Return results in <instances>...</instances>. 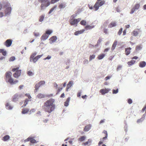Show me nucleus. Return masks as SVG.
Segmentation results:
<instances>
[{
    "instance_id": "obj_60",
    "label": "nucleus",
    "mask_w": 146,
    "mask_h": 146,
    "mask_svg": "<svg viewBox=\"0 0 146 146\" xmlns=\"http://www.w3.org/2000/svg\"><path fill=\"white\" fill-rule=\"evenodd\" d=\"M135 11V9L133 8L132 9L130 13L131 14H133V13Z\"/></svg>"
},
{
    "instance_id": "obj_9",
    "label": "nucleus",
    "mask_w": 146,
    "mask_h": 146,
    "mask_svg": "<svg viewBox=\"0 0 146 146\" xmlns=\"http://www.w3.org/2000/svg\"><path fill=\"white\" fill-rule=\"evenodd\" d=\"M110 90V89L108 88H105V89H102L100 90V92L102 94L104 95L105 94L108 93Z\"/></svg>"
},
{
    "instance_id": "obj_10",
    "label": "nucleus",
    "mask_w": 146,
    "mask_h": 146,
    "mask_svg": "<svg viewBox=\"0 0 146 146\" xmlns=\"http://www.w3.org/2000/svg\"><path fill=\"white\" fill-rule=\"evenodd\" d=\"M85 30L84 29H83L82 30L76 31L74 33V35L76 36L78 35H79L81 34L84 33L85 31Z\"/></svg>"
},
{
    "instance_id": "obj_52",
    "label": "nucleus",
    "mask_w": 146,
    "mask_h": 146,
    "mask_svg": "<svg viewBox=\"0 0 146 146\" xmlns=\"http://www.w3.org/2000/svg\"><path fill=\"white\" fill-rule=\"evenodd\" d=\"M51 58V56L50 55H48L46 57L44 58L43 60H45L47 59L49 60Z\"/></svg>"
},
{
    "instance_id": "obj_57",
    "label": "nucleus",
    "mask_w": 146,
    "mask_h": 146,
    "mask_svg": "<svg viewBox=\"0 0 146 146\" xmlns=\"http://www.w3.org/2000/svg\"><path fill=\"white\" fill-rule=\"evenodd\" d=\"M19 76L16 73H15L13 74V76L17 78H18L19 77Z\"/></svg>"
},
{
    "instance_id": "obj_26",
    "label": "nucleus",
    "mask_w": 146,
    "mask_h": 146,
    "mask_svg": "<svg viewBox=\"0 0 146 146\" xmlns=\"http://www.w3.org/2000/svg\"><path fill=\"white\" fill-rule=\"evenodd\" d=\"M135 62V60H131L130 61L128 62L127 64L129 66H130L134 64Z\"/></svg>"
},
{
    "instance_id": "obj_20",
    "label": "nucleus",
    "mask_w": 146,
    "mask_h": 146,
    "mask_svg": "<svg viewBox=\"0 0 146 146\" xmlns=\"http://www.w3.org/2000/svg\"><path fill=\"white\" fill-rule=\"evenodd\" d=\"M117 41L116 40H115L113 42V44L112 45V47H111V50L112 51H113L114 49H115L117 45Z\"/></svg>"
},
{
    "instance_id": "obj_63",
    "label": "nucleus",
    "mask_w": 146,
    "mask_h": 146,
    "mask_svg": "<svg viewBox=\"0 0 146 146\" xmlns=\"http://www.w3.org/2000/svg\"><path fill=\"white\" fill-rule=\"evenodd\" d=\"M111 78V76H107L105 78V80H107L110 79Z\"/></svg>"
},
{
    "instance_id": "obj_32",
    "label": "nucleus",
    "mask_w": 146,
    "mask_h": 146,
    "mask_svg": "<svg viewBox=\"0 0 146 146\" xmlns=\"http://www.w3.org/2000/svg\"><path fill=\"white\" fill-rule=\"evenodd\" d=\"M92 140L90 139H89L85 143H83V145L85 146H86L88 145L89 143H91L92 142Z\"/></svg>"
},
{
    "instance_id": "obj_56",
    "label": "nucleus",
    "mask_w": 146,
    "mask_h": 146,
    "mask_svg": "<svg viewBox=\"0 0 146 146\" xmlns=\"http://www.w3.org/2000/svg\"><path fill=\"white\" fill-rule=\"evenodd\" d=\"M19 69V67L14 68H13V69L12 70V71L13 72H15V71L16 72L17 71V70H18Z\"/></svg>"
},
{
    "instance_id": "obj_6",
    "label": "nucleus",
    "mask_w": 146,
    "mask_h": 146,
    "mask_svg": "<svg viewBox=\"0 0 146 146\" xmlns=\"http://www.w3.org/2000/svg\"><path fill=\"white\" fill-rule=\"evenodd\" d=\"M13 40L11 39L7 40L5 42V45L7 47L10 46L12 43Z\"/></svg>"
},
{
    "instance_id": "obj_30",
    "label": "nucleus",
    "mask_w": 146,
    "mask_h": 146,
    "mask_svg": "<svg viewBox=\"0 0 146 146\" xmlns=\"http://www.w3.org/2000/svg\"><path fill=\"white\" fill-rule=\"evenodd\" d=\"M86 138L85 136H81L80 138H79L78 140L79 141L82 142L85 140Z\"/></svg>"
},
{
    "instance_id": "obj_3",
    "label": "nucleus",
    "mask_w": 146,
    "mask_h": 146,
    "mask_svg": "<svg viewBox=\"0 0 146 146\" xmlns=\"http://www.w3.org/2000/svg\"><path fill=\"white\" fill-rule=\"evenodd\" d=\"M12 75V73L10 71L6 72L5 73V80L7 82H9L11 84H12L14 82V81L11 77Z\"/></svg>"
},
{
    "instance_id": "obj_43",
    "label": "nucleus",
    "mask_w": 146,
    "mask_h": 146,
    "mask_svg": "<svg viewBox=\"0 0 146 146\" xmlns=\"http://www.w3.org/2000/svg\"><path fill=\"white\" fill-rule=\"evenodd\" d=\"M142 49V47L140 45H138L137 46L136 48V50H141Z\"/></svg>"
},
{
    "instance_id": "obj_40",
    "label": "nucleus",
    "mask_w": 146,
    "mask_h": 146,
    "mask_svg": "<svg viewBox=\"0 0 146 146\" xmlns=\"http://www.w3.org/2000/svg\"><path fill=\"white\" fill-rule=\"evenodd\" d=\"M57 6H55L54 7H53L50 10V11L48 12V13L49 14L51 13L56 8Z\"/></svg>"
},
{
    "instance_id": "obj_23",
    "label": "nucleus",
    "mask_w": 146,
    "mask_h": 146,
    "mask_svg": "<svg viewBox=\"0 0 146 146\" xmlns=\"http://www.w3.org/2000/svg\"><path fill=\"white\" fill-rule=\"evenodd\" d=\"M116 25V23L115 22H111L108 25V27L110 28H112L115 26Z\"/></svg>"
},
{
    "instance_id": "obj_27",
    "label": "nucleus",
    "mask_w": 146,
    "mask_h": 146,
    "mask_svg": "<svg viewBox=\"0 0 146 146\" xmlns=\"http://www.w3.org/2000/svg\"><path fill=\"white\" fill-rule=\"evenodd\" d=\"M46 96L41 94H39L37 95V97L39 98H44L46 97Z\"/></svg>"
},
{
    "instance_id": "obj_22",
    "label": "nucleus",
    "mask_w": 146,
    "mask_h": 146,
    "mask_svg": "<svg viewBox=\"0 0 146 146\" xmlns=\"http://www.w3.org/2000/svg\"><path fill=\"white\" fill-rule=\"evenodd\" d=\"M70 97H68L66 102H64V105L66 107H67L69 105V102L70 100Z\"/></svg>"
},
{
    "instance_id": "obj_14",
    "label": "nucleus",
    "mask_w": 146,
    "mask_h": 146,
    "mask_svg": "<svg viewBox=\"0 0 146 146\" xmlns=\"http://www.w3.org/2000/svg\"><path fill=\"white\" fill-rule=\"evenodd\" d=\"M91 125L90 124L86 125L84 128V131H88L91 129Z\"/></svg>"
},
{
    "instance_id": "obj_61",
    "label": "nucleus",
    "mask_w": 146,
    "mask_h": 146,
    "mask_svg": "<svg viewBox=\"0 0 146 146\" xmlns=\"http://www.w3.org/2000/svg\"><path fill=\"white\" fill-rule=\"evenodd\" d=\"M59 0H52L51 1V3H55L56 2Z\"/></svg>"
},
{
    "instance_id": "obj_33",
    "label": "nucleus",
    "mask_w": 146,
    "mask_h": 146,
    "mask_svg": "<svg viewBox=\"0 0 146 146\" xmlns=\"http://www.w3.org/2000/svg\"><path fill=\"white\" fill-rule=\"evenodd\" d=\"M27 74L28 76H33L34 74L31 71L29 70L27 72Z\"/></svg>"
},
{
    "instance_id": "obj_4",
    "label": "nucleus",
    "mask_w": 146,
    "mask_h": 146,
    "mask_svg": "<svg viewBox=\"0 0 146 146\" xmlns=\"http://www.w3.org/2000/svg\"><path fill=\"white\" fill-rule=\"evenodd\" d=\"M105 3V1H97L94 6V7L95 8V11L98 10L100 7L102 6Z\"/></svg>"
},
{
    "instance_id": "obj_8",
    "label": "nucleus",
    "mask_w": 146,
    "mask_h": 146,
    "mask_svg": "<svg viewBox=\"0 0 146 146\" xmlns=\"http://www.w3.org/2000/svg\"><path fill=\"white\" fill-rule=\"evenodd\" d=\"M20 98L18 93L16 94L13 96V101L14 102H16L18 101Z\"/></svg>"
},
{
    "instance_id": "obj_29",
    "label": "nucleus",
    "mask_w": 146,
    "mask_h": 146,
    "mask_svg": "<svg viewBox=\"0 0 146 146\" xmlns=\"http://www.w3.org/2000/svg\"><path fill=\"white\" fill-rule=\"evenodd\" d=\"M145 116V114H144L143 115V117L142 118L140 119H138L137 122L138 123H140L142 122L144 119V117Z\"/></svg>"
},
{
    "instance_id": "obj_15",
    "label": "nucleus",
    "mask_w": 146,
    "mask_h": 146,
    "mask_svg": "<svg viewBox=\"0 0 146 146\" xmlns=\"http://www.w3.org/2000/svg\"><path fill=\"white\" fill-rule=\"evenodd\" d=\"M102 38H100L97 41V44L95 46L92 45V46H93V47H98V46L100 44L101 42H102Z\"/></svg>"
},
{
    "instance_id": "obj_39",
    "label": "nucleus",
    "mask_w": 146,
    "mask_h": 146,
    "mask_svg": "<svg viewBox=\"0 0 146 146\" xmlns=\"http://www.w3.org/2000/svg\"><path fill=\"white\" fill-rule=\"evenodd\" d=\"M40 86V84L38 83V84H36L35 85V88L36 91H37V90L39 89V88Z\"/></svg>"
},
{
    "instance_id": "obj_13",
    "label": "nucleus",
    "mask_w": 146,
    "mask_h": 146,
    "mask_svg": "<svg viewBox=\"0 0 146 146\" xmlns=\"http://www.w3.org/2000/svg\"><path fill=\"white\" fill-rule=\"evenodd\" d=\"M146 65V62L144 61L140 62L139 64V66L141 68L145 67Z\"/></svg>"
},
{
    "instance_id": "obj_47",
    "label": "nucleus",
    "mask_w": 146,
    "mask_h": 146,
    "mask_svg": "<svg viewBox=\"0 0 146 146\" xmlns=\"http://www.w3.org/2000/svg\"><path fill=\"white\" fill-rule=\"evenodd\" d=\"M118 92V89L117 88L116 90L113 89L112 90V93L113 94H116Z\"/></svg>"
},
{
    "instance_id": "obj_45",
    "label": "nucleus",
    "mask_w": 146,
    "mask_h": 146,
    "mask_svg": "<svg viewBox=\"0 0 146 146\" xmlns=\"http://www.w3.org/2000/svg\"><path fill=\"white\" fill-rule=\"evenodd\" d=\"M140 7V5L139 4H136L134 8L135 9V10L138 9H139Z\"/></svg>"
},
{
    "instance_id": "obj_35",
    "label": "nucleus",
    "mask_w": 146,
    "mask_h": 146,
    "mask_svg": "<svg viewBox=\"0 0 146 146\" xmlns=\"http://www.w3.org/2000/svg\"><path fill=\"white\" fill-rule=\"evenodd\" d=\"M29 110L27 109H24L23 110V111L22 112V113L23 114H25L29 111Z\"/></svg>"
},
{
    "instance_id": "obj_5",
    "label": "nucleus",
    "mask_w": 146,
    "mask_h": 146,
    "mask_svg": "<svg viewBox=\"0 0 146 146\" xmlns=\"http://www.w3.org/2000/svg\"><path fill=\"white\" fill-rule=\"evenodd\" d=\"M25 142L30 141L32 143H35L37 142L32 137L30 136L25 141Z\"/></svg>"
},
{
    "instance_id": "obj_21",
    "label": "nucleus",
    "mask_w": 146,
    "mask_h": 146,
    "mask_svg": "<svg viewBox=\"0 0 146 146\" xmlns=\"http://www.w3.org/2000/svg\"><path fill=\"white\" fill-rule=\"evenodd\" d=\"M6 108L7 109L11 110L13 109V107L11 106L9 103H7L5 105Z\"/></svg>"
},
{
    "instance_id": "obj_42",
    "label": "nucleus",
    "mask_w": 146,
    "mask_h": 146,
    "mask_svg": "<svg viewBox=\"0 0 146 146\" xmlns=\"http://www.w3.org/2000/svg\"><path fill=\"white\" fill-rule=\"evenodd\" d=\"M38 58H37L36 57H34L33 58H32V61L34 63H35L38 60Z\"/></svg>"
},
{
    "instance_id": "obj_36",
    "label": "nucleus",
    "mask_w": 146,
    "mask_h": 146,
    "mask_svg": "<svg viewBox=\"0 0 146 146\" xmlns=\"http://www.w3.org/2000/svg\"><path fill=\"white\" fill-rule=\"evenodd\" d=\"M52 31L50 30H47L46 31L45 34H46V35H50L52 33Z\"/></svg>"
},
{
    "instance_id": "obj_64",
    "label": "nucleus",
    "mask_w": 146,
    "mask_h": 146,
    "mask_svg": "<svg viewBox=\"0 0 146 146\" xmlns=\"http://www.w3.org/2000/svg\"><path fill=\"white\" fill-rule=\"evenodd\" d=\"M81 20V18H78V19H76V23L77 24L79 21H80Z\"/></svg>"
},
{
    "instance_id": "obj_16",
    "label": "nucleus",
    "mask_w": 146,
    "mask_h": 146,
    "mask_svg": "<svg viewBox=\"0 0 146 146\" xmlns=\"http://www.w3.org/2000/svg\"><path fill=\"white\" fill-rule=\"evenodd\" d=\"M51 39V40L50 42V44H52V43L55 42L57 39V37L56 36H53L50 39Z\"/></svg>"
},
{
    "instance_id": "obj_49",
    "label": "nucleus",
    "mask_w": 146,
    "mask_h": 146,
    "mask_svg": "<svg viewBox=\"0 0 146 146\" xmlns=\"http://www.w3.org/2000/svg\"><path fill=\"white\" fill-rule=\"evenodd\" d=\"M137 31H134L133 32V35L135 36H136L138 34Z\"/></svg>"
},
{
    "instance_id": "obj_31",
    "label": "nucleus",
    "mask_w": 146,
    "mask_h": 146,
    "mask_svg": "<svg viewBox=\"0 0 146 146\" xmlns=\"http://www.w3.org/2000/svg\"><path fill=\"white\" fill-rule=\"evenodd\" d=\"M105 56V54H102L99 55L98 57V58L99 60H101Z\"/></svg>"
},
{
    "instance_id": "obj_62",
    "label": "nucleus",
    "mask_w": 146,
    "mask_h": 146,
    "mask_svg": "<svg viewBox=\"0 0 146 146\" xmlns=\"http://www.w3.org/2000/svg\"><path fill=\"white\" fill-rule=\"evenodd\" d=\"M18 95L20 98L24 97L23 94H18Z\"/></svg>"
},
{
    "instance_id": "obj_55",
    "label": "nucleus",
    "mask_w": 146,
    "mask_h": 146,
    "mask_svg": "<svg viewBox=\"0 0 146 146\" xmlns=\"http://www.w3.org/2000/svg\"><path fill=\"white\" fill-rule=\"evenodd\" d=\"M127 102L129 104H131L132 103V100L130 98L128 100Z\"/></svg>"
},
{
    "instance_id": "obj_7",
    "label": "nucleus",
    "mask_w": 146,
    "mask_h": 146,
    "mask_svg": "<svg viewBox=\"0 0 146 146\" xmlns=\"http://www.w3.org/2000/svg\"><path fill=\"white\" fill-rule=\"evenodd\" d=\"M50 5V2H48L46 3H44L42 4L40 6L41 10L42 11L44 10L45 9V7L48 6Z\"/></svg>"
},
{
    "instance_id": "obj_11",
    "label": "nucleus",
    "mask_w": 146,
    "mask_h": 146,
    "mask_svg": "<svg viewBox=\"0 0 146 146\" xmlns=\"http://www.w3.org/2000/svg\"><path fill=\"white\" fill-rule=\"evenodd\" d=\"M49 36L44 33L43 34L40 38V39L41 40H46L48 37Z\"/></svg>"
},
{
    "instance_id": "obj_2",
    "label": "nucleus",
    "mask_w": 146,
    "mask_h": 146,
    "mask_svg": "<svg viewBox=\"0 0 146 146\" xmlns=\"http://www.w3.org/2000/svg\"><path fill=\"white\" fill-rule=\"evenodd\" d=\"M1 3L3 4V9H4L5 15H9L11 13L12 8L10 3L5 0H3Z\"/></svg>"
},
{
    "instance_id": "obj_59",
    "label": "nucleus",
    "mask_w": 146,
    "mask_h": 146,
    "mask_svg": "<svg viewBox=\"0 0 146 146\" xmlns=\"http://www.w3.org/2000/svg\"><path fill=\"white\" fill-rule=\"evenodd\" d=\"M62 89H63L62 88H58V91H57V92L56 93V94H57L59 93V92H60L61 90H62Z\"/></svg>"
},
{
    "instance_id": "obj_50",
    "label": "nucleus",
    "mask_w": 146,
    "mask_h": 146,
    "mask_svg": "<svg viewBox=\"0 0 146 146\" xmlns=\"http://www.w3.org/2000/svg\"><path fill=\"white\" fill-rule=\"evenodd\" d=\"M21 70H17V71L15 73H16L19 76H20L21 73Z\"/></svg>"
},
{
    "instance_id": "obj_34",
    "label": "nucleus",
    "mask_w": 146,
    "mask_h": 146,
    "mask_svg": "<svg viewBox=\"0 0 146 146\" xmlns=\"http://www.w3.org/2000/svg\"><path fill=\"white\" fill-rule=\"evenodd\" d=\"M44 15H42L40 16L39 17V21L40 22H42L44 20Z\"/></svg>"
},
{
    "instance_id": "obj_41",
    "label": "nucleus",
    "mask_w": 146,
    "mask_h": 146,
    "mask_svg": "<svg viewBox=\"0 0 146 146\" xmlns=\"http://www.w3.org/2000/svg\"><path fill=\"white\" fill-rule=\"evenodd\" d=\"M15 59V57L14 56H12L9 58V61L10 62L13 61Z\"/></svg>"
},
{
    "instance_id": "obj_25",
    "label": "nucleus",
    "mask_w": 146,
    "mask_h": 146,
    "mask_svg": "<svg viewBox=\"0 0 146 146\" xmlns=\"http://www.w3.org/2000/svg\"><path fill=\"white\" fill-rule=\"evenodd\" d=\"M37 53L36 52H35L33 53L31 55L30 58V62H32V58H34L35 56L36 55Z\"/></svg>"
},
{
    "instance_id": "obj_24",
    "label": "nucleus",
    "mask_w": 146,
    "mask_h": 146,
    "mask_svg": "<svg viewBox=\"0 0 146 146\" xmlns=\"http://www.w3.org/2000/svg\"><path fill=\"white\" fill-rule=\"evenodd\" d=\"M74 85V82L73 81H69L67 85V87L71 88Z\"/></svg>"
},
{
    "instance_id": "obj_28",
    "label": "nucleus",
    "mask_w": 146,
    "mask_h": 146,
    "mask_svg": "<svg viewBox=\"0 0 146 146\" xmlns=\"http://www.w3.org/2000/svg\"><path fill=\"white\" fill-rule=\"evenodd\" d=\"M94 26H90V25H87L85 27V28L86 30L91 29L94 27Z\"/></svg>"
},
{
    "instance_id": "obj_1",
    "label": "nucleus",
    "mask_w": 146,
    "mask_h": 146,
    "mask_svg": "<svg viewBox=\"0 0 146 146\" xmlns=\"http://www.w3.org/2000/svg\"><path fill=\"white\" fill-rule=\"evenodd\" d=\"M54 99L50 98L44 103L42 108L46 112L50 113L55 109L56 105L54 104Z\"/></svg>"
},
{
    "instance_id": "obj_37",
    "label": "nucleus",
    "mask_w": 146,
    "mask_h": 146,
    "mask_svg": "<svg viewBox=\"0 0 146 146\" xmlns=\"http://www.w3.org/2000/svg\"><path fill=\"white\" fill-rule=\"evenodd\" d=\"M80 24L82 25H85L86 24V22L85 20H82L80 22Z\"/></svg>"
},
{
    "instance_id": "obj_38",
    "label": "nucleus",
    "mask_w": 146,
    "mask_h": 146,
    "mask_svg": "<svg viewBox=\"0 0 146 146\" xmlns=\"http://www.w3.org/2000/svg\"><path fill=\"white\" fill-rule=\"evenodd\" d=\"M28 101L29 100L27 99H26L25 101V102L24 105L22 106V107H25L28 104Z\"/></svg>"
},
{
    "instance_id": "obj_46",
    "label": "nucleus",
    "mask_w": 146,
    "mask_h": 146,
    "mask_svg": "<svg viewBox=\"0 0 146 146\" xmlns=\"http://www.w3.org/2000/svg\"><path fill=\"white\" fill-rule=\"evenodd\" d=\"M95 56V55L94 54H93L92 55H90L89 58L90 61H91L92 59L94 58Z\"/></svg>"
},
{
    "instance_id": "obj_17",
    "label": "nucleus",
    "mask_w": 146,
    "mask_h": 146,
    "mask_svg": "<svg viewBox=\"0 0 146 146\" xmlns=\"http://www.w3.org/2000/svg\"><path fill=\"white\" fill-rule=\"evenodd\" d=\"M66 6V3L65 2H63L60 4L58 5V7L60 9H63Z\"/></svg>"
},
{
    "instance_id": "obj_12",
    "label": "nucleus",
    "mask_w": 146,
    "mask_h": 146,
    "mask_svg": "<svg viewBox=\"0 0 146 146\" xmlns=\"http://www.w3.org/2000/svg\"><path fill=\"white\" fill-rule=\"evenodd\" d=\"M70 24L71 25H76V26H77V23H76L75 19H71L70 20Z\"/></svg>"
},
{
    "instance_id": "obj_58",
    "label": "nucleus",
    "mask_w": 146,
    "mask_h": 146,
    "mask_svg": "<svg viewBox=\"0 0 146 146\" xmlns=\"http://www.w3.org/2000/svg\"><path fill=\"white\" fill-rule=\"evenodd\" d=\"M77 16L76 14H74L72 15L71 16V18H72V19H75L74 18L76 17Z\"/></svg>"
},
{
    "instance_id": "obj_48",
    "label": "nucleus",
    "mask_w": 146,
    "mask_h": 146,
    "mask_svg": "<svg viewBox=\"0 0 146 146\" xmlns=\"http://www.w3.org/2000/svg\"><path fill=\"white\" fill-rule=\"evenodd\" d=\"M123 31V28H121L119 30L118 32V35H121V34L122 32Z\"/></svg>"
},
{
    "instance_id": "obj_18",
    "label": "nucleus",
    "mask_w": 146,
    "mask_h": 146,
    "mask_svg": "<svg viewBox=\"0 0 146 146\" xmlns=\"http://www.w3.org/2000/svg\"><path fill=\"white\" fill-rule=\"evenodd\" d=\"M10 138V137L9 135H6L2 138V140L4 141H6L9 139Z\"/></svg>"
},
{
    "instance_id": "obj_19",
    "label": "nucleus",
    "mask_w": 146,
    "mask_h": 146,
    "mask_svg": "<svg viewBox=\"0 0 146 146\" xmlns=\"http://www.w3.org/2000/svg\"><path fill=\"white\" fill-rule=\"evenodd\" d=\"M131 48L130 47H129L127 48H125V52L126 55L127 56L129 55L130 53V50Z\"/></svg>"
},
{
    "instance_id": "obj_51",
    "label": "nucleus",
    "mask_w": 146,
    "mask_h": 146,
    "mask_svg": "<svg viewBox=\"0 0 146 146\" xmlns=\"http://www.w3.org/2000/svg\"><path fill=\"white\" fill-rule=\"evenodd\" d=\"M104 133L106 134V135L105 137H103V139H106L108 137V133L106 131H104Z\"/></svg>"
},
{
    "instance_id": "obj_44",
    "label": "nucleus",
    "mask_w": 146,
    "mask_h": 146,
    "mask_svg": "<svg viewBox=\"0 0 146 146\" xmlns=\"http://www.w3.org/2000/svg\"><path fill=\"white\" fill-rule=\"evenodd\" d=\"M38 83L39 84H40V85L41 86L44 85L45 83V82L44 80H42L39 82H38Z\"/></svg>"
},
{
    "instance_id": "obj_53",
    "label": "nucleus",
    "mask_w": 146,
    "mask_h": 146,
    "mask_svg": "<svg viewBox=\"0 0 146 146\" xmlns=\"http://www.w3.org/2000/svg\"><path fill=\"white\" fill-rule=\"evenodd\" d=\"M122 66L121 65H119L117 68V71H118L119 70H121L122 68Z\"/></svg>"
},
{
    "instance_id": "obj_54",
    "label": "nucleus",
    "mask_w": 146,
    "mask_h": 146,
    "mask_svg": "<svg viewBox=\"0 0 146 146\" xmlns=\"http://www.w3.org/2000/svg\"><path fill=\"white\" fill-rule=\"evenodd\" d=\"M34 35L36 37L39 36L40 34L38 33H34Z\"/></svg>"
}]
</instances>
